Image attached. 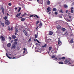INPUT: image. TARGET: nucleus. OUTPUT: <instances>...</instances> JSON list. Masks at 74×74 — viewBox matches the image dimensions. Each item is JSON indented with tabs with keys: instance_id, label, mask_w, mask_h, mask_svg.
Wrapping results in <instances>:
<instances>
[{
	"instance_id": "4",
	"label": "nucleus",
	"mask_w": 74,
	"mask_h": 74,
	"mask_svg": "<svg viewBox=\"0 0 74 74\" xmlns=\"http://www.w3.org/2000/svg\"><path fill=\"white\" fill-rule=\"evenodd\" d=\"M16 48V45L15 44H13L12 47V49H15Z\"/></svg>"
},
{
	"instance_id": "46",
	"label": "nucleus",
	"mask_w": 74,
	"mask_h": 74,
	"mask_svg": "<svg viewBox=\"0 0 74 74\" xmlns=\"http://www.w3.org/2000/svg\"><path fill=\"white\" fill-rule=\"evenodd\" d=\"M18 41V40H17V39H14V41H15V42L16 41Z\"/></svg>"
},
{
	"instance_id": "54",
	"label": "nucleus",
	"mask_w": 74,
	"mask_h": 74,
	"mask_svg": "<svg viewBox=\"0 0 74 74\" xmlns=\"http://www.w3.org/2000/svg\"><path fill=\"white\" fill-rule=\"evenodd\" d=\"M24 15H27V14L26 13H24Z\"/></svg>"
},
{
	"instance_id": "21",
	"label": "nucleus",
	"mask_w": 74,
	"mask_h": 74,
	"mask_svg": "<svg viewBox=\"0 0 74 74\" xmlns=\"http://www.w3.org/2000/svg\"><path fill=\"white\" fill-rule=\"evenodd\" d=\"M3 19L5 20H7V16H5V17H3Z\"/></svg>"
},
{
	"instance_id": "59",
	"label": "nucleus",
	"mask_w": 74,
	"mask_h": 74,
	"mask_svg": "<svg viewBox=\"0 0 74 74\" xmlns=\"http://www.w3.org/2000/svg\"><path fill=\"white\" fill-rule=\"evenodd\" d=\"M16 33H17V32H16V33H15V35H16V34H17Z\"/></svg>"
},
{
	"instance_id": "39",
	"label": "nucleus",
	"mask_w": 74,
	"mask_h": 74,
	"mask_svg": "<svg viewBox=\"0 0 74 74\" xmlns=\"http://www.w3.org/2000/svg\"><path fill=\"white\" fill-rule=\"evenodd\" d=\"M8 29L9 30H11V29H10V27H8Z\"/></svg>"
},
{
	"instance_id": "12",
	"label": "nucleus",
	"mask_w": 74,
	"mask_h": 74,
	"mask_svg": "<svg viewBox=\"0 0 74 74\" xmlns=\"http://www.w3.org/2000/svg\"><path fill=\"white\" fill-rule=\"evenodd\" d=\"M49 35L51 36V35L53 34V32L51 31H49Z\"/></svg>"
},
{
	"instance_id": "51",
	"label": "nucleus",
	"mask_w": 74,
	"mask_h": 74,
	"mask_svg": "<svg viewBox=\"0 0 74 74\" xmlns=\"http://www.w3.org/2000/svg\"><path fill=\"white\" fill-rule=\"evenodd\" d=\"M9 39H10V40H11V38L10 37H9Z\"/></svg>"
},
{
	"instance_id": "50",
	"label": "nucleus",
	"mask_w": 74,
	"mask_h": 74,
	"mask_svg": "<svg viewBox=\"0 0 74 74\" xmlns=\"http://www.w3.org/2000/svg\"><path fill=\"white\" fill-rule=\"evenodd\" d=\"M68 12H69V10H66V13Z\"/></svg>"
},
{
	"instance_id": "45",
	"label": "nucleus",
	"mask_w": 74,
	"mask_h": 74,
	"mask_svg": "<svg viewBox=\"0 0 74 74\" xmlns=\"http://www.w3.org/2000/svg\"><path fill=\"white\" fill-rule=\"evenodd\" d=\"M33 16H34V15H30V16H29V17H33Z\"/></svg>"
},
{
	"instance_id": "40",
	"label": "nucleus",
	"mask_w": 74,
	"mask_h": 74,
	"mask_svg": "<svg viewBox=\"0 0 74 74\" xmlns=\"http://www.w3.org/2000/svg\"><path fill=\"white\" fill-rule=\"evenodd\" d=\"M36 25H38V23H39V21H36Z\"/></svg>"
},
{
	"instance_id": "63",
	"label": "nucleus",
	"mask_w": 74,
	"mask_h": 74,
	"mask_svg": "<svg viewBox=\"0 0 74 74\" xmlns=\"http://www.w3.org/2000/svg\"><path fill=\"white\" fill-rule=\"evenodd\" d=\"M68 21L69 22V21H70L69 20H68Z\"/></svg>"
},
{
	"instance_id": "31",
	"label": "nucleus",
	"mask_w": 74,
	"mask_h": 74,
	"mask_svg": "<svg viewBox=\"0 0 74 74\" xmlns=\"http://www.w3.org/2000/svg\"><path fill=\"white\" fill-rule=\"evenodd\" d=\"M1 25H3V27H4V23H1Z\"/></svg>"
},
{
	"instance_id": "13",
	"label": "nucleus",
	"mask_w": 74,
	"mask_h": 74,
	"mask_svg": "<svg viewBox=\"0 0 74 74\" xmlns=\"http://www.w3.org/2000/svg\"><path fill=\"white\" fill-rule=\"evenodd\" d=\"M50 4H51V2H50V1L48 0L47 2V5H50Z\"/></svg>"
},
{
	"instance_id": "42",
	"label": "nucleus",
	"mask_w": 74,
	"mask_h": 74,
	"mask_svg": "<svg viewBox=\"0 0 74 74\" xmlns=\"http://www.w3.org/2000/svg\"><path fill=\"white\" fill-rule=\"evenodd\" d=\"M71 13H73V12H74V10H71Z\"/></svg>"
},
{
	"instance_id": "8",
	"label": "nucleus",
	"mask_w": 74,
	"mask_h": 74,
	"mask_svg": "<svg viewBox=\"0 0 74 74\" xmlns=\"http://www.w3.org/2000/svg\"><path fill=\"white\" fill-rule=\"evenodd\" d=\"M59 60H64L65 59V57H60L58 59Z\"/></svg>"
},
{
	"instance_id": "26",
	"label": "nucleus",
	"mask_w": 74,
	"mask_h": 74,
	"mask_svg": "<svg viewBox=\"0 0 74 74\" xmlns=\"http://www.w3.org/2000/svg\"><path fill=\"white\" fill-rule=\"evenodd\" d=\"M56 8H53V11H56Z\"/></svg>"
},
{
	"instance_id": "62",
	"label": "nucleus",
	"mask_w": 74,
	"mask_h": 74,
	"mask_svg": "<svg viewBox=\"0 0 74 74\" xmlns=\"http://www.w3.org/2000/svg\"><path fill=\"white\" fill-rule=\"evenodd\" d=\"M34 41H36V39H34Z\"/></svg>"
},
{
	"instance_id": "22",
	"label": "nucleus",
	"mask_w": 74,
	"mask_h": 74,
	"mask_svg": "<svg viewBox=\"0 0 74 74\" xmlns=\"http://www.w3.org/2000/svg\"><path fill=\"white\" fill-rule=\"evenodd\" d=\"M34 16V17H35V18H36V17L37 18H39V17H38V16H37V15L36 14H35Z\"/></svg>"
},
{
	"instance_id": "48",
	"label": "nucleus",
	"mask_w": 74,
	"mask_h": 74,
	"mask_svg": "<svg viewBox=\"0 0 74 74\" xmlns=\"http://www.w3.org/2000/svg\"><path fill=\"white\" fill-rule=\"evenodd\" d=\"M36 46H37V45H38V44L37 43H36Z\"/></svg>"
},
{
	"instance_id": "1",
	"label": "nucleus",
	"mask_w": 74,
	"mask_h": 74,
	"mask_svg": "<svg viewBox=\"0 0 74 74\" xmlns=\"http://www.w3.org/2000/svg\"><path fill=\"white\" fill-rule=\"evenodd\" d=\"M69 64H70L71 66H74V63L73 64V61H71V59H69Z\"/></svg>"
},
{
	"instance_id": "11",
	"label": "nucleus",
	"mask_w": 74,
	"mask_h": 74,
	"mask_svg": "<svg viewBox=\"0 0 74 74\" xmlns=\"http://www.w3.org/2000/svg\"><path fill=\"white\" fill-rule=\"evenodd\" d=\"M57 29L59 30V29H60L62 28V27L60 25H58V26L57 27Z\"/></svg>"
},
{
	"instance_id": "17",
	"label": "nucleus",
	"mask_w": 74,
	"mask_h": 74,
	"mask_svg": "<svg viewBox=\"0 0 74 74\" xmlns=\"http://www.w3.org/2000/svg\"><path fill=\"white\" fill-rule=\"evenodd\" d=\"M47 47V44H45L44 45L42 46V48H45Z\"/></svg>"
},
{
	"instance_id": "29",
	"label": "nucleus",
	"mask_w": 74,
	"mask_h": 74,
	"mask_svg": "<svg viewBox=\"0 0 74 74\" xmlns=\"http://www.w3.org/2000/svg\"><path fill=\"white\" fill-rule=\"evenodd\" d=\"M59 64H63V62H59Z\"/></svg>"
},
{
	"instance_id": "10",
	"label": "nucleus",
	"mask_w": 74,
	"mask_h": 74,
	"mask_svg": "<svg viewBox=\"0 0 74 74\" xmlns=\"http://www.w3.org/2000/svg\"><path fill=\"white\" fill-rule=\"evenodd\" d=\"M58 45H62V42L60 41V40H58Z\"/></svg>"
},
{
	"instance_id": "52",
	"label": "nucleus",
	"mask_w": 74,
	"mask_h": 74,
	"mask_svg": "<svg viewBox=\"0 0 74 74\" xmlns=\"http://www.w3.org/2000/svg\"><path fill=\"white\" fill-rule=\"evenodd\" d=\"M23 50H24V51H26V48H23Z\"/></svg>"
},
{
	"instance_id": "49",
	"label": "nucleus",
	"mask_w": 74,
	"mask_h": 74,
	"mask_svg": "<svg viewBox=\"0 0 74 74\" xmlns=\"http://www.w3.org/2000/svg\"><path fill=\"white\" fill-rule=\"evenodd\" d=\"M12 27H11L10 29V30H12Z\"/></svg>"
},
{
	"instance_id": "3",
	"label": "nucleus",
	"mask_w": 74,
	"mask_h": 74,
	"mask_svg": "<svg viewBox=\"0 0 74 74\" xmlns=\"http://www.w3.org/2000/svg\"><path fill=\"white\" fill-rule=\"evenodd\" d=\"M47 13L49 12L50 11H51L52 10V9H51V8H50V7H49L47 8Z\"/></svg>"
},
{
	"instance_id": "32",
	"label": "nucleus",
	"mask_w": 74,
	"mask_h": 74,
	"mask_svg": "<svg viewBox=\"0 0 74 74\" xmlns=\"http://www.w3.org/2000/svg\"><path fill=\"white\" fill-rule=\"evenodd\" d=\"M42 23H40L39 24V26L41 27V26H42Z\"/></svg>"
},
{
	"instance_id": "47",
	"label": "nucleus",
	"mask_w": 74,
	"mask_h": 74,
	"mask_svg": "<svg viewBox=\"0 0 74 74\" xmlns=\"http://www.w3.org/2000/svg\"><path fill=\"white\" fill-rule=\"evenodd\" d=\"M71 10H73L74 9V8L72 7L71 8Z\"/></svg>"
},
{
	"instance_id": "23",
	"label": "nucleus",
	"mask_w": 74,
	"mask_h": 74,
	"mask_svg": "<svg viewBox=\"0 0 74 74\" xmlns=\"http://www.w3.org/2000/svg\"><path fill=\"white\" fill-rule=\"evenodd\" d=\"M12 38H13V39H14H14H15V38H16V36H14V35L12 36Z\"/></svg>"
},
{
	"instance_id": "35",
	"label": "nucleus",
	"mask_w": 74,
	"mask_h": 74,
	"mask_svg": "<svg viewBox=\"0 0 74 74\" xmlns=\"http://www.w3.org/2000/svg\"><path fill=\"white\" fill-rule=\"evenodd\" d=\"M51 58L53 59V58H55V56H51Z\"/></svg>"
},
{
	"instance_id": "64",
	"label": "nucleus",
	"mask_w": 74,
	"mask_h": 74,
	"mask_svg": "<svg viewBox=\"0 0 74 74\" xmlns=\"http://www.w3.org/2000/svg\"><path fill=\"white\" fill-rule=\"evenodd\" d=\"M7 15L8 16V15H9V14H8V13H7Z\"/></svg>"
},
{
	"instance_id": "14",
	"label": "nucleus",
	"mask_w": 74,
	"mask_h": 74,
	"mask_svg": "<svg viewBox=\"0 0 74 74\" xmlns=\"http://www.w3.org/2000/svg\"><path fill=\"white\" fill-rule=\"evenodd\" d=\"M7 46L8 48H10V47H11V43H8L7 44Z\"/></svg>"
},
{
	"instance_id": "56",
	"label": "nucleus",
	"mask_w": 74,
	"mask_h": 74,
	"mask_svg": "<svg viewBox=\"0 0 74 74\" xmlns=\"http://www.w3.org/2000/svg\"><path fill=\"white\" fill-rule=\"evenodd\" d=\"M13 40H12V41H11V43H12V42H13Z\"/></svg>"
},
{
	"instance_id": "18",
	"label": "nucleus",
	"mask_w": 74,
	"mask_h": 74,
	"mask_svg": "<svg viewBox=\"0 0 74 74\" xmlns=\"http://www.w3.org/2000/svg\"><path fill=\"white\" fill-rule=\"evenodd\" d=\"M6 56H7V57H8V58L9 59H11V58L10 57H9V56H8V54L7 53H6Z\"/></svg>"
},
{
	"instance_id": "16",
	"label": "nucleus",
	"mask_w": 74,
	"mask_h": 74,
	"mask_svg": "<svg viewBox=\"0 0 74 74\" xmlns=\"http://www.w3.org/2000/svg\"><path fill=\"white\" fill-rule=\"evenodd\" d=\"M17 27L16 26L15 27V29H16V31L15 32L16 33H17V32H18V28H17Z\"/></svg>"
},
{
	"instance_id": "38",
	"label": "nucleus",
	"mask_w": 74,
	"mask_h": 74,
	"mask_svg": "<svg viewBox=\"0 0 74 74\" xmlns=\"http://www.w3.org/2000/svg\"><path fill=\"white\" fill-rule=\"evenodd\" d=\"M8 5L9 6H11V5H12V4H11V3H9L8 4Z\"/></svg>"
},
{
	"instance_id": "27",
	"label": "nucleus",
	"mask_w": 74,
	"mask_h": 74,
	"mask_svg": "<svg viewBox=\"0 0 74 74\" xmlns=\"http://www.w3.org/2000/svg\"><path fill=\"white\" fill-rule=\"evenodd\" d=\"M71 43H73V39H71L70 41Z\"/></svg>"
},
{
	"instance_id": "37",
	"label": "nucleus",
	"mask_w": 74,
	"mask_h": 74,
	"mask_svg": "<svg viewBox=\"0 0 74 74\" xmlns=\"http://www.w3.org/2000/svg\"><path fill=\"white\" fill-rule=\"evenodd\" d=\"M60 12H63V10H62V9H61L60 10Z\"/></svg>"
},
{
	"instance_id": "19",
	"label": "nucleus",
	"mask_w": 74,
	"mask_h": 74,
	"mask_svg": "<svg viewBox=\"0 0 74 74\" xmlns=\"http://www.w3.org/2000/svg\"><path fill=\"white\" fill-rule=\"evenodd\" d=\"M18 8H19V9L18 10V12H20V10H21V7H19Z\"/></svg>"
},
{
	"instance_id": "43",
	"label": "nucleus",
	"mask_w": 74,
	"mask_h": 74,
	"mask_svg": "<svg viewBox=\"0 0 74 74\" xmlns=\"http://www.w3.org/2000/svg\"><path fill=\"white\" fill-rule=\"evenodd\" d=\"M35 38H37V35L35 34Z\"/></svg>"
},
{
	"instance_id": "25",
	"label": "nucleus",
	"mask_w": 74,
	"mask_h": 74,
	"mask_svg": "<svg viewBox=\"0 0 74 74\" xmlns=\"http://www.w3.org/2000/svg\"><path fill=\"white\" fill-rule=\"evenodd\" d=\"M25 20V19L23 18H22L21 19V21H24Z\"/></svg>"
},
{
	"instance_id": "15",
	"label": "nucleus",
	"mask_w": 74,
	"mask_h": 74,
	"mask_svg": "<svg viewBox=\"0 0 74 74\" xmlns=\"http://www.w3.org/2000/svg\"><path fill=\"white\" fill-rule=\"evenodd\" d=\"M21 13L20 12L19 13H19H18L17 14V15H16V17H18V16H20V15H21Z\"/></svg>"
},
{
	"instance_id": "9",
	"label": "nucleus",
	"mask_w": 74,
	"mask_h": 74,
	"mask_svg": "<svg viewBox=\"0 0 74 74\" xmlns=\"http://www.w3.org/2000/svg\"><path fill=\"white\" fill-rule=\"evenodd\" d=\"M69 60H70L69 59L66 60L65 61V64H67V63H68V62H69Z\"/></svg>"
},
{
	"instance_id": "2",
	"label": "nucleus",
	"mask_w": 74,
	"mask_h": 74,
	"mask_svg": "<svg viewBox=\"0 0 74 74\" xmlns=\"http://www.w3.org/2000/svg\"><path fill=\"white\" fill-rule=\"evenodd\" d=\"M5 22L6 25H8V26L9 25H10V21H8V20H5Z\"/></svg>"
},
{
	"instance_id": "30",
	"label": "nucleus",
	"mask_w": 74,
	"mask_h": 74,
	"mask_svg": "<svg viewBox=\"0 0 74 74\" xmlns=\"http://www.w3.org/2000/svg\"><path fill=\"white\" fill-rule=\"evenodd\" d=\"M65 8H68V6L67 5H65Z\"/></svg>"
},
{
	"instance_id": "61",
	"label": "nucleus",
	"mask_w": 74,
	"mask_h": 74,
	"mask_svg": "<svg viewBox=\"0 0 74 74\" xmlns=\"http://www.w3.org/2000/svg\"><path fill=\"white\" fill-rule=\"evenodd\" d=\"M38 26L36 28V29H38Z\"/></svg>"
},
{
	"instance_id": "20",
	"label": "nucleus",
	"mask_w": 74,
	"mask_h": 74,
	"mask_svg": "<svg viewBox=\"0 0 74 74\" xmlns=\"http://www.w3.org/2000/svg\"><path fill=\"white\" fill-rule=\"evenodd\" d=\"M52 47H49V50L50 51H51V49H52Z\"/></svg>"
},
{
	"instance_id": "58",
	"label": "nucleus",
	"mask_w": 74,
	"mask_h": 74,
	"mask_svg": "<svg viewBox=\"0 0 74 74\" xmlns=\"http://www.w3.org/2000/svg\"><path fill=\"white\" fill-rule=\"evenodd\" d=\"M12 59H16V58H15V57H13L12 58Z\"/></svg>"
},
{
	"instance_id": "5",
	"label": "nucleus",
	"mask_w": 74,
	"mask_h": 74,
	"mask_svg": "<svg viewBox=\"0 0 74 74\" xmlns=\"http://www.w3.org/2000/svg\"><path fill=\"white\" fill-rule=\"evenodd\" d=\"M0 38H2V41H4L5 40V38L3 36L1 35L0 36Z\"/></svg>"
},
{
	"instance_id": "53",
	"label": "nucleus",
	"mask_w": 74,
	"mask_h": 74,
	"mask_svg": "<svg viewBox=\"0 0 74 74\" xmlns=\"http://www.w3.org/2000/svg\"><path fill=\"white\" fill-rule=\"evenodd\" d=\"M25 51H25L24 50L23 52V53H25Z\"/></svg>"
},
{
	"instance_id": "33",
	"label": "nucleus",
	"mask_w": 74,
	"mask_h": 74,
	"mask_svg": "<svg viewBox=\"0 0 74 74\" xmlns=\"http://www.w3.org/2000/svg\"><path fill=\"white\" fill-rule=\"evenodd\" d=\"M25 16V14H23L22 15V16H21V17H20V16H19L18 17V18H22V16Z\"/></svg>"
},
{
	"instance_id": "55",
	"label": "nucleus",
	"mask_w": 74,
	"mask_h": 74,
	"mask_svg": "<svg viewBox=\"0 0 74 74\" xmlns=\"http://www.w3.org/2000/svg\"><path fill=\"white\" fill-rule=\"evenodd\" d=\"M59 18H62V16H60L59 17Z\"/></svg>"
},
{
	"instance_id": "34",
	"label": "nucleus",
	"mask_w": 74,
	"mask_h": 74,
	"mask_svg": "<svg viewBox=\"0 0 74 74\" xmlns=\"http://www.w3.org/2000/svg\"><path fill=\"white\" fill-rule=\"evenodd\" d=\"M16 49H17L18 51H19V50L20 49V48H19V47H17Z\"/></svg>"
},
{
	"instance_id": "7",
	"label": "nucleus",
	"mask_w": 74,
	"mask_h": 74,
	"mask_svg": "<svg viewBox=\"0 0 74 74\" xmlns=\"http://www.w3.org/2000/svg\"><path fill=\"white\" fill-rule=\"evenodd\" d=\"M1 10H2L3 14H4V8H3V6L1 7Z\"/></svg>"
},
{
	"instance_id": "6",
	"label": "nucleus",
	"mask_w": 74,
	"mask_h": 74,
	"mask_svg": "<svg viewBox=\"0 0 74 74\" xmlns=\"http://www.w3.org/2000/svg\"><path fill=\"white\" fill-rule=\"evenodd\" d=\"M23 33H24V34L27 36V32L25 30H23Z\"/></svg>"
},
{
	"instance_id": "24",
	"label": "nucleus",
	"mask_w": 74,
	"mask_h": 74,
	"mask_svg": "<svg viewBox=\"0 0 74 74\" xmlns=\"http://www.w3.org/2000/svg\"><path fill=\"white\" fill-rule=\"evenodd\" d=\"M61 30H62V31H63V32L65 31V28H62Z\"/></svg>"
},
{
	"instance_id": "28",
	"label": "nucleus",
	"mask_w": 74,
	"mask_h": 74,
	"mask_svg": "<svg viewBox=\"0 0 74 74\" xmlns=\"http://www.w3.org/2000/svg\"><path fill=\"white\" fill-rule=\"evenodd\" d=\"M36 41L38 43H39V44H41V42H39L38 40L37 39H36Z\"/></svg>"
},
{
	"instance_id": "36",
	"label": "nucleus",
	"mask_w": 74,
	"mask_h": 74,
	"mask_svg": "<svg viewBox=\"0 0 74 74\" xmlns=\"http://www.w3.org/2000/svg\"><path fill=\"white\" fill-rule=\"evenodd\" d=\"M14 44V45H17V42H14V44Z\"/></svg>"
},
{
	"instance_id": "44",
	"label": "nucleus",
	"mask_w": 74,
	"mask_h": 74,
	"mask_svg": "<svg viewBox=\"0 0 74 74\" xmlns=\"http://www.w3.org/2000/svg\"><path fill=\"white\" fill-rule=\"evenodd\" d=\"M65 35L66 36H67V35H68V33L67 32H66L65 33Z\"/></svg>"
},
{
	"instance_id": "41",
	"label": "nucleus",
	"mask_w": 74,
	"mask_h": 74,
	"mask_svg": "<svg viewBox=\"0 0 74 74\" xmlns=\"http://www.w3.org/2000/svg\"><path fill=\"white\" fill-rule=\"evenodd\" d=\"M55 14V15H57L58 14V12H56L55 13H54Z\"/></svg>"
},
{
	"instance_id": "60",
	"label": "nucleus",
	"mask_w": 74,
	"mask_h": 74,
	"mask_svg": "<svg viewBox=\"0 0 74 74\" xmlns=\"http://www.w3.org/2000/svg\"><path fill=\"white\" fill-rule=\"evenodd\" d=\"M51 12H49V15L50 14H51Z\"/></svg>"
},
{
	"instance_id": "57",
	"label": "nucleus",
	"mask_w": 74,
	"mask_h": 74,
	"mask_svg": "<svg viewBox=\"0 0 74 74\" xmlns=\"http://www.w3.org/2000/svg\"><path fill=\"white\" fill-rule=\"evenodd\" d=\"M17 10V8H15V10Z\"/></svg>"
}]
</instances>
